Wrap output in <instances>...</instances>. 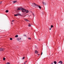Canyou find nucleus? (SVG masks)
Here are the masks:
<instances>
[{
  "label": "nucleus",
  "mask_w": 64,
  "mask_h": 64,
  "mask_svg": "<svg viewBox=\"0 0 64 64\" xmlns=\"http://www.w3.org/2000/svg\"><path fill=\"white\" fill-rule=\"evenodd\" d=\"M8 12H9V10H7L6 11V13H8Z\"/></svg>",
  "instance_id": "14"
},
{
  "label": "nucleus",
  "mask_w": 64,
  "mask_h": 64,
  "mask_svg": "<svg viewBox=\"0 0 64 64\" xmlns=\"http://www.w3.org/2000/svg\"><path fill=\"white\" fill-rule=\"evenodd\" d=\"M4 50H5V49L3 48H0V51H4Z\"/></svg>",
  "instance_id": "2"
},
{
  "label": "nucleus",
  "mask_w": 64,
  "mask_h": 64,
  "mask_svg": "<svg viewBox=\"0 0 64 64\" xmlns=\"http://www.w3.org/2000/svg\"><path fill=\"white\" fill-rule=\"evenodd\" d=\"M39 40V41H40V40Z\"/></svg>",
  "instance_id": "35"
},
{
  "label": "nucleus",
  "mask_w": 64,
  "mask_h": 64,
  "mask_svg": "<svg viewBox=\"0 0 64 64\" xmlns=\"http://www.w3.org/2000/svg\"><path fill=\"white\" fill-rule=\"evenodd\" d=\"M27 62V61H26L25 62H26H26Z\"/></svg>",
  "instance_id": "30"
},
{
  "label": "nucleus",
  "mask_w": 64,
  "mask_h": 64,
  "mask_svg": "<svg viewBox=\"0 0 64 64\" xmlns=\"http://www.w3.org/2000/svg\"><path fill=\"white\" fill-rule=\"evenodd\" d=\"M10 40H12L13 39H12V38H10Z\"/></svg>",
  "instance_id": "23"
},
{
  "label": "nucleus",
  "mask_w": 64,
  "mask_h": 64,
  "mask_svg": "<svg viewBox=\"0 0 64 64\" xmlns=\"http://www.w3.org/2000/svg\"><path fill=\"white\" fill-rule=\"evenodd\" d=\"M17 0H14V1H13V3L14 4V3H16V2H17V3H18V2H17Z\"/></svg>",
  "instance_id": "5"
},
{
  "label": "nucleus",
  "mask_w": 64,
  "mask_h": 64,
  "mask_svg": "<svg viewBox=\"0 0 64 64\" xmlns=\"http://www.w3.org/2000/svg\"><path fill=\"white\" fill-rule=\"evenodd\" d=\"M38 53V52L37 50H36L35 53H36V54H37V53Z\"/></svg>",
  "instance_id": "10"
},
{
  "label": "nucleus",
  "mask_w": 64,
  "mask_h": 64,
  "mask_svg": "<svg viewBox=\"0 0 64 64\" xmlns=\"http://www.w3.org/2000/svg\"><path fill=\"white\" fill-rule=\"evenodd\" d=\"M2 2H1L0 3V4H1V3H2Z\"/></svg>",
  "instance_id": "34"
},
{
  "label": "nucleus",
  "mask_w": 64,
  "mask_h": 64,
  "mask_svg": "<svg viewBox=\"0 0 64 64\" xmlns=\"http://www.w3.org/2000/svg\"><path fill=\"white\" fill-rule=\"evenodd\" d=\"M38 56H39L40 55V54H38Z\"/></svg>",
  "instance_id": "31"
},
{
  "label": "nucleus",
  "mask_w": 64,
  "mask_h": 64,
  "mask_svg": "<svg viewBox=\"0 0 64 64\" xmlns=\"http://www.w3.org/2000/svg\"><path fill=\"white\" fill-rule=\"evenodd\" d=\"M28 26V27H31V24H29Z\"/></svg>",
  "instance_id": "9"
},
{
  "label": "nucleus",
  "mask_w": 64,
  "mask_h": 64,
  "mask_svg": "<svg viewBox=\"0 0 64 64\" xmlns=\"http://www.w3.org/2000/svg\"><path fill=\"white\" fill-rule=\"evenodd\" d=\"M25 59V57H24L23 58H22V59L23 60Z\"/></svg>",
  "instance_id": "25"
},
{
  "label": "nucleus",
  "mask_w": 64,
  "mask_h": 64,
  "mask_svg": "<svg viewBox=\"0 0 64 64\" xmlns=\"http://www.w3.org/2000/svg\"><path fill=\"white\" fill-rule=\"evenodd\" d=\"M14 21H15V20H12V22H14Z\"/></svg>",
  "instance_id": "24"
},
{
  "label": "nucleus",
  "mask_w": 64,
  "mask_h": 64,
  "mask_svg": "<svg viewBox=\"0 0 64 64\" xmlns=\"http://www.w3.org/2000/svg\"><path fill=\"white\" fill-rule=\"evenodd\" d=\"M33 16H34V14H33Z\"/></svg>",
  "instance_id": "29"
},
{
  "label": "nucleus",
  "mask_w": 64,
  "mask_h": 64,
  "mask_svg": "<svg viewBox=\"0 0 64 64\" xmlns=\"http://www.w3.org/2000/svg\"><path fill=\"white\" fill-rule=\"evenodd\" d=\"M50 30H51V28H50Z\"/></svg>",
  "instance_id": "27"
},
{
  "label": "nucleus",
  "mask_w": 64,
  "mask_h": 64,
  "mask_svg": "<svg viewBox=\"0 0 64 64\" xmlns=\"http://www.w3.org/2000/svg\"><path fill=\"white\" fill-rule=\"evenodd\" d=\"M24 36H26V34H24Z\"/></svg>",
  "instance_id": "26"
},
{
  "label": "nucleus",
  "mask_w": 64,
  "mask_h": 64,
  "mask_svg": "<svg viewBox=\"0 0 64 64\" xmlns=\"http://www.w3.org/2000/svg\"><path fill=\"white\" fill-rule=\"evenodd\" d=\"M3 60H5V58H3Z\"/></svg>",
  "instance_id": "20"
},
{
  "label": "nucleus",
  "mask_w": 64,
  "mask_h": 64,
  "mask_svg": "<svg viewBox=\"0 0 64 64\" xmlns=\"http://www.w3.org/2000/svg\"><path fill=\"white\" fill-rule=\"evenodd\" d=\"M28 40H31V38H28Z\"/></svg>",
  "instance_id": "19"
},
{
  "label": "nucleus",
  "mask_w": 64,
  "mask_h": 64,
  "mask_svg": "<svg viewBox=\"0 0 64 64\" xmlns=\"http://www.w3.org/2000/svg\"><path fill=\"white\" fill-rule=\"evenodd\" d=\"M42 4H43V5H46V3L44 2H42Z\"/></svg>",
  "instance_id": "11"
},
{
  "label": "nucleus",
  "mask_w": 64,
  "mask_h": 64,
  "mask_svg": "<svg viewBox=\"0 0 64 64\" xmlns=\"http://www.w3.org/2000/svg\"><path fill=\"white\" fill-rule=\"evenodd\" d=\"M17 40H18V41H19L20 40V38H17Z\"/></svg>",
  "instance_id": "16"
},
{
  "label": "nucleus",
  "mask_w": 64,
  "mask_h": 64,
  "mask_svg": "<svg viewBox=\"0 0 64 64\" xmlns=\"http://www.w3.org/2000/svg\"><path fill=\"white\" fill-rule=\"evenodd\" d=\"M26 64V62H24V64Z\"/></svg>",
  "instance_id": "28"
},
{
  "label": "nucleus",
  "mask_w": 64,
  "mask_h": 64,
  "mask_svg": "<svg viewBox=\"0 0 64 64\" xmlns=\"http://www.w3.org/2000/svg\"><path fill=\"white\" fill-rule=\"evenodd\" d=\"M22 12H25L26 11V9H24V8H23L22 10Z\"/></svg>",
  "instance_id": "4"
},
{
  "label": "nucleus",
  "mask_w": 64,
  "mask_h": 64,
  "mask_svg": "<svg viewBox=\"0 0 64 64\" xmlns=\"http://www.w3.org/2000/svg\"><path fill=\"white\" fill-rule=\"evenodd\" d=\"M38 7L39 8H40V9H41V6H38Z\"/></svg>",
  "instance_id": "13"
},
{
  "label": "nucleus",
  "mask_w": 64,
  "mask_h": 64,
  "mask_svg": "<svg viewBox=\"0 0 64 64\" xmlns=\"http://www.w3.org/2000/svg\"><path fill=\"white\" fill-rule=\"evenodd\" d=\"M28 12H29V10H27L26 11V13H28Z\"/></svg>",
  "instance_id": "8"
},
{
  "label": "nucleus",
  "mask_w": 64,
  "mask_h": 64,
  "mask_svg": "<svg viewBox=\"0 0 64 64\" xmlns=\"http://www.w3.org/2000/svg\"><path fill=\"white\" fill-rule=\"evenodd\" d=\"M17 10H20V8H18L17 9Z\"/></svg>",
  "instance_id": "17"
},
{
  "label": "nucleus",
  "mask_w": 64,
  "mask_h": 64,
  "mask_svg": "<svg viewBox=\"0 0 64 64\" xmlns=\"http://www.w3.org/2000/svg\"><path fill=\"white\" fill-rule=\"evenodd\" d=\"M54 64H56L57 63V62H56L54 61Z\"/></svg>",
  "instance_id": "15"
},
{
  "label": "nucleus",
  "mask_w": 64,
  "mask_h": 64,
  "mask_svg": "<svg viewBox=\"0 0 64 64\" xmlns=\"http://www.w3.org/2000/svg\"><path fill=\"white\" fill-rule=\"evenodd\" d=\"M18 35H16L15 36V37H18Z\"/></svg>",
  "instance_id": "18"
},
{
  "label": "nucleus",
  "mask_w": 64,
  "mask_h": 64,
  "mask_svg": "<svg viewBox=\"0 0 64 64\" xmlns=\"http://www.w3.org/2000/svg\"><path fill=\"white\" fill-rule=\"evenodd\" d=\"M6 64H10V62H7Z\"/></svg>",
  "instance_id": "22"
},
{
  "label": "nucleus",
  "mask_w": 64,
  "mask_h": 64,
  "mask_svg": "<svg viewBox=\"0 0 64 64\" xmlns=\"http://www.w3.org/2000/svg\"><path fill=\"white\" fill-rule=\"evenodd\" d=\"M20 8V10H22L23 9V8Z\"/></svg>",
  "instance_id": "12"
},
{
  "label": "nucleus",
  "mask_w": 64,
  "mask_h": 64,
  "mask_svg": "<svg viewBox=\"0 0 64 64\" xmlns=\"http://www.w3.org/2000/svg\"><path fill=\"white\" fill-rule=\"evenodd\" d=\"M42 54H41V55H42Z\"/></svg>",
  "instance_id": "33"
},
{
  "label": "nucleus",
  "mask_w": 64,
  "mask_h": 64,
  "mask_svg": "<svg viewBox=\"0 0 64 64\" xmlns=\"http://www.w3.org/2000/svg\"><path fill=\"white\" fill-rule=\"evenodd\" d=\"M20 40H21V38H20Z\"/></svg>",
  "instance_id": "32"
},
{
  "label": "nucleus",
  "mask_w": 64,
  "mask_h": 64,
  "mask_svg": "<svg viewBox=\"0 0 64 64\" xmlns=\"http://www.w3.org/2000/svg\"><path fill=\"white\" fill-rule=\"evenodd\" d=\"M32 6H34V7H37L38 6V5L36 4H35V3H32Z\"/></svg>",
  "instance_id": "1"
},
{
  "label": "nucleus",
  "mask_w": 64,
  "mask_h": 64,
  "mask_svg": "<svg viewBox=\"0 0 64 64\" xmlns=\"http://www.w3.org/2000/svg\"><path fill=\"white\" fill-rule=\"evenodd\" d=\"M14 16H21V14H14Z\"/></svg>",
  "instance_id": "3"
},
{
  "label": "nucleus",
  "mask_w": 64,
  "mask_h": 64,
  "mask_svg": "<svg viewBox=\"0 0 64 64\" xmlns=\"http://www.w3.org/2000/svg\"><path fill=\"white\" fill-rule=\"evenodd\" d=\"M25 21H27L28 22H29V20L27 19H24Z\"/></svg>",
  "instance_id": "7"
},
{
  "label": "nucleus",
  "mask_w": 64,
  "mask_h": 64,
  "mask_svg": "<svg viewBox=\"0 0 64 64\" xmlns=\"http://www.w3.org/2000/svg\"><path fill=\"white\" fill-rule=\"evenodd\" d=\"M58 63H60V64H63V62H62L61 61H60L58 62Z\"/></svg>",
  "instance_id": "6"
},
{
  "label": "nucleus",
  "mask_w": 64,
  "mask_h": 64,
  "mask_svg": "<svg viewBox=\"0 0 64 64\" xmlns=\"http://www.w3.org/2000/svg\"><path fill=\"white\" fill-rule=\"evenodd\" d=\"M51 28H53V25H52L51 26Z\"/></svg>",
  "instance_id": "21"
}]
</instances>
